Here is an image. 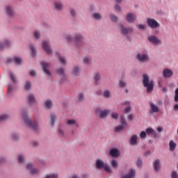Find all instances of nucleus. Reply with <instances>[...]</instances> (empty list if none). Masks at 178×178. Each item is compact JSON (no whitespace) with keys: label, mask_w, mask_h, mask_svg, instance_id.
<instances>
[{"label":"nucleus","mask_w":178,"mask_h":178,"mask_svg":"<svg viewBox=\"0 0 178 178\" xmlns=\"http://www.w3.org/2000/svg\"><path fill=\"white\" fill-rule=\"evenodd\" d=\"M120 123H121V126H123V127H127V122H126L124 115H122L120 117Z\"/></svg>","instance_id":"40"},{"label":"nucleus","mask_w":178,"mask_h":178,"mask_svg":"<svg viewBox=\"0 0 178 178\" xmlns=\"http://www.w3.org/2000/svg\"><path fill=\"white\" fill-rule=\"evenodd\" d=\"M146 23L148 27L152 30H156V29H159V27H161V24L153 18H147Z\"/></svg>","instance_id":"9"},{"label":"nucleus","mask_w":178,"mask_h":178,"mask_svg":"<svg viewBox=\"0 0 178 178\" xmlns=\"http://www.w3.org/2000/svg\"><path fill=\"white\" fill-rule=\"evenodd\" d=\"M147 40L152 45H161L162 44V41L155 35H149Z\"/></svg>","instance_id":"12"},{"label":"nucleus","mask_w":178,"mask_h":178,"mask_svg":"<svg viewBox=\"0 0 178 178\" xmlns=\"http://www.w3.org/2000/svg\"><path fill=\"white\" fill-rule=\"evenodd\" d=\"M28 104H29V105H34V104H37V99L33 94H29L28 95Z\"/></svg>","instance_id":"25"},{"label":"nucleus","mask_w":178,"mask_h":178,"mask_svg":"<svg viewBox=\"0 0 178 178\" xmlns=\"http://www.w3.org/2000/svg\"><path fill=\"white\" fill-rule=\"evenodd\" d=\"M17 161L19 163H24V155L19 154L17 156Z\"/></svg>","instance_id":"44"},{"label":"nucleus","mask_w":178,"mask_h":178,"mask_svg":"<svg viewBox=\"0 0 178 178\" xmlns=\"http://www.w3.org/2000/svg\"><path fill=\"white\" fill-rule=\"evenodd\" d=\"M33 38L35 40H40L41 38V32L40 31H35L33 32Z\"/></svg>","instance_id":"41"},{"label":"nucleus","mask_w":178,"mask_h":178,"mask_svg":"<svg viewBox=\"0 0 178 178\" xmlns=\"http://www.w3.org/2000/svg\"><path fill=\"white\" fill-rule=\"evenodd\" d=\"M6 13L8 17L13 18L15 16V10H13V7L12 6H6Z\"/></svg>","instance_id":"18"},{"label":"nucleus","mask_w":178,"mask_h":178,"mask_svg":"<svg viewBox=\"0 0 178 178\" xmlns=\"http://www.w3.org/2000/svg\"><path fill=\"white\" fill-rule=\"evenodd\" d=\"M66 124L69 126V127H72V129H79V122L74 119H67Z\"/></svg>","instance_id":"15"},{"label":"nucleus","mask_w":178,"mask_h":178,"mask_svg":"<svg viewBox=\"0 0 178 178\" xmlns=\"http://www.w3.org/2000/svg\"><path fill=\"white\" fill-rule=\"evenodd\" d=\"M102 78V76H101V74H99V72H96L94 74L93 79L95 80V86H98V84H99Z\"/></svg>","instance_id":"27"},{"label":"nucleus","mask_w":178,"mask_h":178,"mask_svg":"<svg viewBox=\"0 0 178 178\" xmlns=\"http://www.w3.org/2000/svg\"><path fill=\"white\" fill-rule=\"evenodd\" d=\"M103 97H104V98H106V99H108V98H111V90H104V93H103Z\"/></svg>","instance_id":"36"},{"label":"nucleus","mask_w":178,"mask_h":178,"mask_svg":"<svg viewBox=\"0 0 178 178\" xmlns=\"http://www.w3.org/2000/svg\"><path fill=\"white\" fill-rule=\"evenodd\" d=\"M74 41L75 48L77 49H79V48H81V47L87 44V40H86V38H84V35H83L81 33H76L74 34Z\"/></svg>","instance_id":"3"},{"label":"nucleus","mask_w":178,"mask_h":178,"mask_svg":"<svg viewBox=\"0 0 178 178\" xmlns=\"http://www.w3.org/2000/svg\"><path fill=\"white\" fill-rule=\"evenodd\" d=\"M137 20V15L133 13H129L126 15V21L128 23H134Z\"/></svg>","instance_id":"17"},{"label":"nucleus","mask_w":178,"mask_h":178,"mask_svg":"<svg viewBox=\"0 0 178 178\" xmlns=\"http://www.w3.org/2000/svg\"><path fill=\"white\" fill-rule=\"evenodd\" d=\"M124 128V127H123L122 125H118L115 127V131H116L117 133H119L120 131H122Z\"/></svg>","instance_id":"47"},{"label":"nucleus","mask_w":178,"mask_h":178,"mask_svg":"<svg viewBox=\"0 0 178 178\" xmlns=\"http://www.w3.org/2000/svg\"><path fill=\"white\" fill-rule=\"evenodd\" d=\"M5 162H6V158L3 156L0 157V165L1 163H5Z\"/></svg>","instance_id":"63"},{"label":"nucleus","mask_w":178,"mask_h":178,"mask_svg":"<svg viewBox=\"0 0 178 178\" xmlns=\"http://www.w3.org/2000/svg\"><path fill=\"white\" fill-rule=\"evenodd\" d=\"M119 27L122 35H124V37H127L129 34H131L134 31L133 27H126L123 24H120Z\"/></svg>","instance_id":"8"},{"label":"nucleus","mask_w":178,"mask_h":178,"mask_svg":"<svg viewBox=\"0 0 178 178\" xmlns=\"http://www.w3.org/2000/svg\"><path fill=\"white\" fill-rule=\"evenodd\" d=\"M109 17L111 22H113V23H118V20H119V18L115 14H110Z\"/></svg>","instance_id":"39"},{"label":"nucleus","mask_w":178,"mask_h":178,"mask_svg":"<svg viewBox=\"0 0 178 178\" xmlns=\"http://www.w3.org/2000/svg\"><path fill=\"white\" fill-rule=\"evenodd\" d=\"M56 73L58 74V76H60V84L65 83L66 81V70L63 67H59L56 69Z\"/></svg>","instance_id":"7"},{"label":"nucleus","mask_w":178,"mask_h":178,"mask_svg":"<svg viewBox=\"0 0 178 178\" xmlns=\"http://www.w3.org/2000/svg\"><path fill=\"white\" fill-rule=\"evenodd\" d=\"M112 119L118 120L119 119V114L118 113H113L111 114Z\"/></svg>","instance_id":"57"},{"label":"nucleus","mask_w":178,"mask_h":178,"mask_svg":"<svg viewBox=\"0 0 178 178\" xmlns=\"http://www.w3.org/2000/svg\"><path fill=\"white\" fill-rule=\"evenodd\" d=\"M12 45L10 40L8 39H4L3 40L0 41V51H5L6 48H10Z\"/></svg>","instance_id":"14"},{"label":"nucleus","mask_w":178,"mask_h":178,"mask_svg":"<svg viewBox=\"0 0 178 178\" xmlns=\"http://www.w3.org/2000/svg\"><path fill=\"white\" fill-rule=\"evenodd\" d=\"M119 86H120V88H124V87H126V81H124L123 80H120Z\"/></svg>","instance_id":"51"},{"label":"nucleus","mask_w":178,"mask_h":178,"mask_svg":"<svg viewBox=\"0 0 178 178\" xmlns=\"http://www.w3.org/2000/svg\"><path fill=\"white\" fill-rule=\"evenodd\" d=\"M51 178H58L59 177V175L58 173H51L50 174Z\"/></svg>","instance_id":"64"},{"label":"nucleus","mask_w":178,"mask_h":178,"mask_svg":"<svg viewBox=\"0 0 178 178\" xmlns=\"http://www.w3.org/2000/svg\"><path fill=\"white\" fill-rule=\"evenodd\" d=\"M169 147H170V151L173 152L175 149H176V147H177V145L175 141L171 140L169 143Z\"/></svg>","instance_id":"32"},{"label":"nucleus","mask_w":178,"mask_h":178,"mask_svg":"<svg viewBox=\"0 0 178 178\" xmlns=\"http://www.w3.org/2000/svg\"><path fill=\"white\" fill-rule=\"evenodd\" d=\"M58 60L61 65H63L64 66H66L67 65V61H66V58L62 56H58Z\"/></svg>","instance_id":"38"},{"label":"nucleus","mask_w":178,"mask_h":178,"mask_svg":"<svg viewBox=\"0 0 178 178\" xmlns=\"http://www.w3.org/2000/svg\"><path fill=\"white\" fill-rule=\"evenodd\" d=\"M80 65H74L72 68V75L74 76L75 77H79V76H80Z\"/></svg>","instance_id":"20"},{"label":"nucleus","mask_w":178,"mask_h":178,"mask_svg":"<svg viewBox=\"0 0 178 178\" xmlns=\"http://www.w3.org/2000/svg\"><path fill=\"white\" fill-rule=\"evenodd\" d=\"M151 110L149 111L150 115H152V113H158L159 112V108L158 106L155 105L154 102L149 103Z\"/></svg>","instance_id":"24"},{"label":"nucleus","mask_w":178,"mask_h":178,"mask_svg":"<svg viewBox=\"0 0 178 178\" xmlns=\"http://www.w3.org/2000/svg\"><path fill=\"white\" fill-rule=\"evenodd\" d=\"M58 120V117L56 116V114L55 113H51L50 114V122L51 126L54 127L55 126V122Z\"/></svg>","instance_id":"30"},{"label":"nucleus","mask_w":178,"mask_h":178,"mask_svg":"<svg viewBox=\"0 0 178 178\" xmlns=\"http://www.w3.org/2000/svg\"><path fill=\"white\" fill-rule=\"evenodd\" d=\"M137 27L139 30H145V25L143 24H138Z\"/></svg>","instance_id":"60"},{"label":"nucleus","mask_w":178,"mask_h":178,"mask_svg":"<svg viewBox=\"0 0 178 178\" xmlns=\"http://www.w3.org/2000/svg\"><path fill=\"white\" fill-rule=\"evenodd\" d=\"M9 76H10L13 83H14L15 84L16 83H17V79H16V76H15V74H13V72L10 71Z\"/></svg>","instance_id":"42"},{"label":"nucleus","mask_w":178,"mask_h":178,"mask_svg":"<svg viewBox=\"0 0 178 178\" xmlns=\"http://www.w3.org/2000/svg\"><path fill=\"white\" fill-rule=\"evenodd\" d=\"M175 94L174 97L175 102H178V88L175 89Z\"/></svg>","instance_id":"53"},{"label":"nucleus","mask_w":178,"mask_h":178,"mask_svg":"<svg viewBox=\"0 0 178 178\" xmlns=\"http://www.w3.org/2000/svg\"><path fill=\"white\" fill-rule=\"evenodd\" d=\"M138 138V136L137 135L134 134L131 136V138L129 140V144L131 145H137V140Z\"/></svg>","instance_id":"28"},{"label":"nucleus","mask_w":178,"mask_h":178,"mask_svg":"<svg viewBox=\"0 0 178 178\" xmlns=\"http://www.w3.org/2000/svg\"><path fill=\"white\" fill-rule=\"evenodd\" d=\"M162 74L164 79H170L171 77H173L174 73H173V70L169 68H165L163 70Z\"/></svg>","instance_id":"16"},{"label":"nucleus","mask_w":178,"mask_h":178,"mask_svg":"<svg viewBox=\"0 0 178 178\" xmlns=\"http://www.w3.org/2000/svg\"><path fill=\"white\" fill-rule=\"evenodd\" d=\"M65 40H67V42H72V41H73V36H72V35H67Z\"/></svg>","instance_id":"52"},{"label":"nucleus","mask_w":178,"mask_h":178,"mask_svg":"<svg viewBox=\"0 0 178 178\" xmlns=\"http://www.w3.org/2000/svg\"><path fill=\"white\" fill-rule=\"evenodd\" d=\"M122 105L124 106H130L131 105V103L129 101H126L124 102L121 104Z\"/></svg>","instance_id":"62"},{"label":"nucleus","mask_w":178,"mask_h":178,"mask_svg":"<svg viewBox=\"0 0 178 178\" xmlns=\"http://www.w3.org/2000/svg\"><path fill=\"white\" fill-rule=\"evenodd\" d=\"M22 116L26 127H28L29 129H33L35 133H40V129L38 121L35 120L31 122L30 116L27 113H25L24 111H22Z\"/></svg>","instance_id":"1"},{"label":"nucleus","mask_w":178,"mask_h":178,"mask_svg":"<svg viewBox=\"0 0 178 178\" xmlns=\"http://www.w3.org/2000/svg\"><path fill=\"white\" fill-rule=\"evenodd\" d=\"M140 137L141 138H147V132H145V131H142L140 134Z\"/></svg>","instance_id":"56"},{"label":"nucleus","mask_w":178,"mask_h":178,"mask_svg":"<svg viewBox=\"0 0 178 178\" xmlns=\"http://www.w3.org/2000/svg\"><path fill=\"white\" fill-rule=\"evenodd\" d=\"M12 138H13V140H14V141H18V140H19V134H17V133L12 134Z\"/></svg>","instance_id":"48"},{"label":"nucleus","mask_w":178,"mask_h":178,"mask_svg":"<svg viewBox=\"0 0 178 178\" xmlns=\"http://www.w3.org/2000/svg\"><path fill=\"white\" fill-rule=\"evenodd\" d=\"M83 62L84 65H86L88 66L89 65H91V60L88 58V57H84L83 59Z\"/></svg>","instance_id":"45"},{"label":"nucleus","mask_w":178,"mask_h":178,"mask_svg":"<svg viewBox=\"0 0 178 178\" xmlns=\"http://www.w3.org/2000/svg\"><path fill=\"white\" fill-rule=\"evenodd\" d=\"M136 59L140 63H147L151 60L149 58V54H148V51L145 50L143 51L139 52L136 54Z\"/></svg>","instance_id":"5"},{"label":"nucleus","mask_w":178,"mask_h":178,"mask_svg":"<svg viewBox=\"0 0 178 178\" xmlns=\"http://www.w3.org/2000/svg\"><path fill=\"white\" fill-rule=\"evenodd\" d=\"M154 131V129H152V128L146 129V134H147L148 135L153 134Z\"/></svg>","instance_id":"55"},{"label":"nucleus","mask_w":178,"mask_h":178,"mask_svg":"<svg viewBox=\"0 0 178 178\" xmlns=\"http://www.w3.org/2000/svg\"><path fill=\"white\" fill-rule=\"evenodd\" d=\"M153 168L154 172H159L161 170V160L156 159L153 163Z\"/></svg>","instance_id":"22"},{"label":"nucleus","mask_w":178,"mask_h":178,"mask_svg":"<svg viewBox=\"0 0 178 178\" xmlns=\"http://www.w3.org/2000/svg\"><path fill=\"white\" fill-rule=\"evenodd\" d=\"M69 15L71 19H73V20H76L77 19V11H76L74 8L73 7L70 8Z\"/></svg>","instance_id":"23"},{"label":"nucleus","mask_w":178,"mask_h":178,"mask_svg":"<svg viewBox=\"0 0 178 178\" xmlns=\"http://www.w3.org/2000/svg\"><path fill=\"white\" fill-rule=\"evenodd\" d=\"M58 133L60 137H65V131H63L62 128L58 129Z\"/></svg>","instance_id":"49"},{"label":"nucleus","mask_w":178,"mask_h":178,"mask_svg":"<svg viewBox=\"0 0 178 178\" xmlns=\"http://www.w3.org/2000/svg\"><path fill=\"white\" fill-rule=\"evenodd\" d=\"M44 108L46 109H51V108H52V106L54 105V103L52 102V100L49 99L44 101Z\"/></svg>","instance_id":"31"},{"label":"nucleus","mask_w":178,"mask_h":178,"mask_svg":"<svg viewBox=\"0 0 178 178\" xmlns=\"http://www.w3.org/2000/svg\"><path fill=\"white\" fill-rule=\"evenodd\" d=\"M53 8L57 12H62L63 10V3L62 1H54Z\"/></svg>","instance_id":"19"},{"label":"nucleus","mask_w":178,"mask_h":178,"mask_svg":"<svg viewBox=\"0 0 178 178\" xmlns=\"http://www.w3.org/2000/svg\"><path fill=\"white\" fill-rule=\"evenodd\" d=\"M31 145H32L34 148L38 147V142L34 140L31 143Z\"/></svg>","instance_id":"61"},{"label":"nucleus","mask_w":178,"mask_h":178,"mask_svg":"<svg viewBox=\"0 0 178 178\" xmlns=\"http://www.w3.org/2000/svg\"><path fill=\"white\" fill-rule=\"evenodd\" d=\"M95 112L99 119H106V117L111 113V111L108 109L102 110L99 107L96 108Z\"/></svg>","instance_id":"6"},{"label":"nucleus","mask_w":178,"mask_h":178,"mask_svg":"<svg viewBox=\"0 0 178 178\" xmlns=\"http://www.w3.org/2000/svg\"><path fill=\"white\" fill-rule=\"evenodd\" d=\"M24 88L26 91H29V90H31V81H26L24 85Z\"/></svg>","instance_id":"35"},{"label":"nucleus","mask_w":178,"mask_h":178,"mask_svg":"<svg viewBox=\"0 0 178 178\" xmlns=\"http://www.w3.org/2000/svg\"><path fill=\"white\" fill-rule=\"evenodd\" d=\"M26 168L27 170H29L32 176H35V175H40V173H41V170L38 168H34V165H33L32 163H27Z\"/></svg>","instance_id":"10"},{"label":"nucleus","mask_w":178,"mask_h":178,"mask_svg":"<svg viewBox=\"0 0 178 178\" xmlns=\"http://www.w3.org/2000/svg\"><path fill=\"white\" fill-rule=\"evenodd\" d=\"M142 77L143 86L145 88H147V92H152V91H154V84L155 81L150 79L148 74H143Z\"/></svg>","instance_id":"2"},{"label":"nucleus","mask_w":178,"mask_h":178,"mask_svg":"<svg viewBox=\"0 0 178 178\" xmlns=\"http://www.w3.org/2000/svg\"><path fill=\"white\" fill-rule=\"evenodd\" d=\"M136 177V170L130 169L127 175H123L121 178H135Z\"/></svg>","instance_id":"26"},{"label":"nucleus","mask_w":178,"mask_h":178,"mask_svg":"<svg viewBox=\"0 0 178 178\" xmlns=\"http://www.w3.org/2000/svg\"><path fill=\"white\" fill-rule=\"evenodd\" d=\"M42 48L44 51L46 52L47 55H52V47H51V44L48 41H43L42 42Z\"/></svg>","instance_id":"13"},{"label":"nucleus","mask_w":178,"mask_h":178,"mask_svg":"<svg viewBox=\"0 0 178 178\" xmlns=\"http://www.w3.org/2000/svg\"><path fill=\"white\" fill-rule=\"evenodd\" d=\"M111 165L113 169H118L119 168V163L115 159L111 161Z\"/></svg>","instance_id":"37"},{"label":"nucleus","mask_w":178,"mask_h":178,"mask_svg":"<svg viewBox=\"0 0 178 178\" xmlns=\"http://www.w3.org/2000/svg\"><path fill=\"white\" fill-rule=\"evenodd\" d=\"M29 48L31 49V56L33 58H35V56H37V49H35V46L34 45V44L33 43L30 44Z\"/></svg>","instance_id":"29"},{"label":"nucleus","mask_w":178,"mask_h":178,"mask_svg":"<svg viewBox=\"0 0 178 178\" xmlns=\"http://www.w3.org/2000/svg\"><path fill=\"white\" fill-rule=\"evenodd\" d=\"M40 65L42 67V70H43L44 74H47V76L48 77H51V76H52V72H51V71H49V70H48V67H49V66H51V63H49L47 61H41Z\"/></svg>","instance_id":"11"},{"label":"nucleus","mask_w":178,"mask_h":178,"mask_svg":"<svg viewBox=\"0 0 178 178\" xmlns=\"http://www.w3.org/2000/svg\"><path fill=\"white\" fill-rule=\"evenodd\" d=\"M109 155L113 158H118L120 155V152L116 148H113L110 149Z\"/></svg>","instance_id":"21"},{"label":"nucleus","mask_w":178,"mask_h":178,"mask_svg":"<svg viewBox=\"0 0 178 178\" xmlns=\"http://www.w3.org/2000/svg\"><path fill=\"white\" fill-rule=\"evenodd\" d=\"M136 165L138 168H143V160L141 159L138 158L136 161Z\"/></svg>","instance_id":"50"},{"label":"nucleus","mask_w":178,"mask_h":178,"mask_svg":"<svg viewBox=\"0 0 178 178\" xmlns=\"http://www.w3.org/2000/svg\"><path fill=\"white\" fill-rule=\"evenodd\" d=\"M95 166L98 170H102V169H104L106 173H112V172H113L111 165L101 159L96 160Z\"/></svg>","instance_id":"4"},{"label":"nucleus","mask_w":178,"mask_h":178,"mask_svg":"<svg viewBox=\"0 0 178 178\" xmlns=\"http://www.w3.org/2000/svg\"><path fill=\"white\" fill-rule=\"evenodd\" d=\"M14 62L16 63V65H22V58L14 57Z\"/></svg>","instance_id":"46"},{"label":"nucleus","mask_w":178,"mask_h":178,"mask_svg":"<svg viewBox=\"0 0 178 178\" xmlns=\"http://www.w3.org/2000/svg\"><path fill=\"white\" fill-rule=\"evenodd\" d=\"M171 178H178V173L177 171H172L171 172Z\"/></svg>","instance_id":"58"},{"label":"nucleus","mask_w":178,"mask_h":178,"mask_svg":"<svg viewBox=\"0 0 178 178\" xmlns=\"http://www.w3.org/2000/svg\"><path fill=\"white\" fill-rule=\"evenodd\" d=\"M29 74L32 77H35V76H37V72L34 70H31L29 71Z\"/></svg>","instance_id":"54"},{"label":"nucleus","mask_w":178,"mask_h":178,"mask_svg":"<svg viewBox=\"0 0 178 178\" xmlns=\"http://www.w3.org/2000/svg\"><path fill=\"white\" fill-rule=\"evenodd\" d=\"M7 119H9V115L8 114H3L0 115V123L5 122V120H7Z\"/></svg>","instance_id":"43"},{"label":"nucleus","mask_w":178,"mask_h":178,"mask_svg":"<svg viewBox=\"0 0 178 178\" xmlns=\"http://www.w3.org/2000/svg\"><path fill=\"white\" fill-rule=\"evenodd\" d=\"M92 17L95 20H102V15L99 13H94L92 14Z\"/></svg>","instance_id":"34"},{"label":"nucleus","mask_w":178,"mask_h":178,"mask_svg":"<svg viewBox=\"0 0 178 178\" xmlns=\"http://www.w3.org/2000/svg\"><path fill=\"white\" fill-rule=\"evenodd\" d=\"M131 111V106H128L124 109V113H130Z\"/></svg>","instance_id":"59"},{"label":"nucleus","mask_w":178,"mask_h":178,"mask_svg":"<svg viewBox=\"0 0 178 178\" xmlns=\"http://www.w3.org/2000/svg\"><path fill=\"white\" fill-rule=\"evenodd\" d=\"M83 101H84V93L83 92H79L78 94V97H77V99H76V102L79 103V104H81V102H83Z\"/></svg>","instance_id":"33"}]
</instances>
